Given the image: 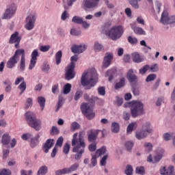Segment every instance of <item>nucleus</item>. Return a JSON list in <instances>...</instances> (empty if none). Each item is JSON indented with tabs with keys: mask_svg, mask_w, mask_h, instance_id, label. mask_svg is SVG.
Returning a JSON list of instances; mask_svg holds the SVG:
<instances>
[{
	"mask_svg": "<svg viewBox=\"0 0 175 175\" xmlns=\"http://www.w3.org/2000/svg\"><path fill=\"white\" fill-rule=\"evenodd\" d=\"M106 154V146H103L96 152V157H101V155H105Z\"/></svg>",
	"mask_w": 175,
	"mask_h": 175,
	"instance_id": "nucleus-38",
	"label": "nucleus"
},
{
	"mask_svg": "<svg viewBox=\"0 0 175 175\" xmlns=\"http://www.w3.org/2000/svg\"><path fill=\"white\" fill-rule=\"evenodd\" d=\"M150 72H152L153 73H155L159 70V68L158 67V64H154L152 65L150 67H149Z\"/></svg>",
	"mask_w": 175,
	"mask_h": 175,
	"instance_id": "nucleus-53",
	"label": "nucleus"
},
{
	"mask_svg": "<svg viewBox=\"0 0 175 175\" xmlns=\"http://www.w3.org/2000/svg\"><path fill=\"white\" fill-rule=\"evenodd\" d=\"M126 77L131 83H135L137 77L133 74V70L131 69L128 71Z\"/></svg>",
	"mask_w": 175,
	"mask_h": 175,
	"instance_id": "nucleus-24",
	"label": "nucleus"
},
{
	"mask_svg": "<svg viewBox=\"0 0 175 175\" xmlns=\"http://www.w3.org/2000/svg\"><path fill=\"white\" fill-rule=\"evenodd\" d=\"M70 90H72V85L70 83H66L64 87V94H69L70 92Z\"/></svg>",
	"mask_w": 175,
	"mask_h": 175,
	"instance_id": "nucleus-42",
	"label": "nucleus"
},
{
	"mask_svg": "<svg viewBox=\"0 0 175 175\" xmlns=\"http://www.w3.org/2000/svg\"><path fill=\"white\" fill-rule=\"evenodd\" d=\"M88 148H89V151H90V152H94V151H95L96 150V144L92 143V144H90L88 146Z\"/></svg>",
	"mask_w": 175,
	"mask_h": 175,
	"instance_id": "nucleus-62",
	"label": "nucleus"
},
{
	"mask_svg": "<svg viewBox=\"0 0 175 175\" xmlns=\"http://www.w3.org/2000/svg\"><path fill=\"white\" fill-rule=\"evenodd\" d=\"M150 69V66L149 65H146L144 66L140 70H139V73L141 75H144L147 70Z\"/></svg>",
	"mask_w": 175,
	"mask_h": 175,
	"instance_id": "nucleus-56",
	"label": "nucleus"
},
{
	"mask_svg": "<svg viewBox=\"0 0 175 175\" xmlns=\"http://www.w3.org/2000/svg\"><path fill=\"white\" fill-rule=\"evenodd\" d=\"M1 143L3 144V146H8L9 143H10V135H9V133H6L3 134L1 139Z\"/></svg>",
	"mask_w": 175,
	"mask_h": 175,
	"instance_id": "nucleus-26",
	"label": "nucleus"
},
{
	"mask_svg": "<svg viewBox=\"0 0 175 175\" xmlns=\"http://www.w3.org/2000/svg\"><path fill=\"white\" fill-rule=\"evenodd\" d=\"M26 121L31 128H33L36 131H40L42 128V120L37 119L33 112L27 111L25 114Z\"/></svg>",
	"mask_w": 175,
	"mask_h": 175,
	"instance_id": "nucleus-6",
	"label": "nucleus"
},
{
	"mask_svg": "<svg viewBox=\"0 0 175 175\" xmlns=\"http://www.w3.org/2000/svg\"><path fill=\"white\" fill-rule=\"evenodd\" d=\"M76 73L75 72V67L72 66H68L65 70V79L66 80H72L75 79Z\"/></svg>",
	"mask_w": 175,
	"mask_h": 175,
	"instance_id": "nucleus-13",
	"label": "nucleus"
},
{
	"mask_svg": "<svg viewBox=\"0 0 175 175\" xmlns=\"http://www.w3.org/2000/svg\"><path fill=\"white\" fill-rule=\"evenodd\" d=\"M55 175H62V174H69L71 173L70 169L68 168H63L62 170H58L55 171Z\"/></svg>",
	"mask_w": 175,
	"mask_h": 175,
	"instance_id": "nucleus-31",
	"label": "nucleus"
},
{
	"mask_svg": "<svg viewBox=\"0 0 175 175\" xmlns=\"http://www.w3.org/2000/svg\"><path fill=\"white\" fill-rule=\"evenodd\" d=\"M99 1L100 0H83L82 8L85 10H87V9H95V8H98Z\"/></svg>",
	"mask_w": 175,
	"mask_h": 175,
	"instance_id": "nucleus-10",
	"label": "nucleus"
},
{
	"mask_svg": "<svg viewBox=\"0 0 175 175\" xmlns=\"http://www.w3.org/2000/svg\"><path fill=\"white\" fill-rule=\"evenodd\" d=\"M157 79V75L155 74H150L149 75L146 79V83H148L150 81H154Z\"/></svg>",
	"mask_w": 175,
	"mask_h": 175,
	"instance_id": "nucleus-47",
	"label": "nucleus"
},
{
	"mask_svg": "<svg viewBox=\"0 0 175 175\" xmlns=\"http://www.w3.org/2000/svg\"><path fill=\"white\" fill-rule=\"evenodd\" d=\"M131 57L133 62H135L136 64H140V62H143V61H144V59H143V57L136 52L132 53Z\"/></svg>",
	"mask_w": 175,
	"mask_h": 175,
	"instance_id": "nucleus-22",
	"label": "nucleus"
},
{
	"mask_svg": "<svg viewBox=\"0 0 175 175\" xmlns=\"http://www.w3.org/2000/svg\"><path fill=\"white\" fill-rule=\"evenodd\" d=\"M18 62L19 70L24 72V70H25V50L24 49H18L16 50L14 55L10 57L7 62L6 68H8V69H13V68H16V65H17Z\"/></svg>",
	"mask_w": 175,
	"mask_h": 175,
	"instance_id": "nucleus-1",
	"label": "nucleus"
},
{
	"mask_svg": "<svg viewBox=\"0 0 175 175\" xmlns=\"http://www.w3.org/2000/svg\"><path fill=\"white\" fill-rule=\"evenodd\" d=\"M125 147L128 151H131L132 150V147H133V142H126L125 144Z\"/></svg>",
	"mask_w": 175,
	"mask_h": 175,
	"instance_id": "nucleus-58",
	"label": "nucleus"
},
{
	"mask_svg": "<svg viewBox=\"0 0 175 175\" xmlns=\"http://www.w3.org/2000/svg\"><path fill=\"white\" fill-rule=\"evenodd\" d=\"M20 42H21V36H18V31H15L14 33L11 35L9 40V44H13V43H16L15 49H19Z\"/></svg>",
	"mask_w": 175,
	"mask_h": 175,
	"instance_id": "nucleus-11",
	"label": "nucleus"
},
{
	"mask_svg": "<svg viewBox=\"0 0 175 175\" xmlns=\"http://www.w3.org/2000/svg\"><path fill=\"white\" fill-rule=\"evenodd\" d=\"M124 173L126 175H132V173H133V167H132V165H127Z\"/></svg>",
	"mask_w": 175,
	"mask_h": 175,
	"instance_id": "nucleus-43",
	"label": "nucleus"
},
{
	"mask_svg": "<svg viewBox=\"0 0 175 175\" xmlns=\"http://www.w3.org/2000/svg\"><path fill=\"white\" fill-rule=\"evenodd\" d=\"M40 137V136L39 135H37L36 136H35L33 138L31 139L30 146L32 148H35V147H36V146L39 144Z\"/></svg>",
	"mask_w": 175,
	"mask_h": 175,
	"instance_id": "nucleus-29",
	"label": "nucleus"
},
{
	"mask_svg": "<svg viewBox=\"0 0 175 175\" xmlns=\"http://www.w3.org/2000/svg\"><path fill=\"white\" fill-rule=\"evenodd\" d=\"M131 29H133V32L136 35H140V36H146V31H144V29H143V28L136 26L135 23H131Z\"/></svg>",
	"mask_w": 175,
	"mask_h": 175,
	"instance_id": "nucleus-18",
	"label": "nucleus"
},
{
	"mask_svg": "<svg viewBox=\"0 0 175 175\" xmlns=\"http://www.w3.org/2000/svg\"><path fill=\"white\" fill-rule=\"evenodd\" d=\"M12 171L10 170L3 169L0 172V175H11Z\"/></svg>",
	"mask_w": 175,
	"mask_h": 175,
	"instance_id": "nucleus-63",
	"label": "nucleus"
},
{
	"mask_svg": "<svg viewBox=\"0 0 175 175\" xmlns=\"http://www.w3.org/2000/svg\"><path fill=\"white\" fill-rule=\"evenodd\" d=\"M62 58V51H59L55 54L56 65L61 64V59Z\"/></svg>",
	"mask_w": 175,
	"mask_h": 175,
	"instance_id": "nucleus-37",
	"label": "nucleus"
},
{
	"mask_svg": "<svg viewBox=\"0 0 175 175\" xmlns=\"http://www.w3.org/2000/svg\"><path fill=\"white\" fill-rule=\"evenodd\" d=\"M142 130L146 132L148 134L152 132V128H151V124L148 122H146L142 124Z\"/></svg>",
	"mask_w": 175,
	"mask_h": 175,
	"instance_id": "nucleus-25",
	"label": "nucleus"
},
{
	"mask_svg": "<svg viewBox=\"0 0 175 175\" xmlns=\"http://www.w3.org/2000/svg\"><path fill=\"white\" fill-rule=\"evenodd\" d=\"M53 146H54V139H47L43 146L44 152L47 154V152H49V150H50Z\"/></svg>",
	"mask_w": 175,
	"mask_h": 175,
	"instance_id": "nucleus-21",
	"label": "nucleus"
},
{
	"mask_svg": "<svg viewBox=\"0 0 175 175\" xmlns=\"http://www.w3.org/2000/svg\"><path fill=\"white\" fill-rule=\"evenodd\" d=\"M137 128V122H133L129 124L127 126L126 132L127 133H132L133 129H136Z\"/></svg>",
	"mask_w": 175,
	"mask_h": 175,
	"instance_id": "nucleus-32",
	"label": "nucleus"
},
{
	"mask_svg": "<svg viewBox=\"0 0 175 175\" xmlns=\"http://www.w3.org/2000/svg\"><path fill=\"white\" fill-rule=\"evenodd\" d=\"M135 173H137V174L144 175V174L146 173L144 171V167H137L135 170Z\"/></svg>",
	"mask_w": 175,
	"mask_h": 175,
	"instance_id": "nucleus-49",
	"label": "nucleus"
},
{
	"mask_svg": "<svg viewBox=\"0 0 175 175\" xmlns=\"http://www.w3.org/2000/svg\"><path fill=\"white\" fill-rule=\"evenodd\" d=\"M47 172H49V167H47L46 165H42L38 169L37 175H46L47 174Z\"/></svg>",
	"mask_w": 175,
	"mask_h": 175,
	"instance_id": "nucleus-27",
	"label": "nucleus"
},
{
	"mask_svg": "<svg viewBox=\"0 0 175 175\" xmlns=\"http://www.w3.org/2000/svg\"><path fill=\"white\" fill-rule=\"evenodd\" d=\"M129 3L134 9H139V8H140L139 5V1L136 0H130Z\"/></svg>",
	"mask_w": 175,
	"mask_h": 175,
	"instance_id": "nucleus-45",
	"label": "nucleus"
},
{
	"mask_svg": "<svg viewBox=\"0 0 175 175\" xmlns=\"http://www.w3.org/2000/svg\"><path fill=\"white\" fill-rule=\"evenodd\" d=\"M99 132L100 130H95L90 129L87 131L88 133V140L90 143H94V142L96 141L98 137V135H99Z\"/></svg>",
	"mask_w": 175,
	"mask_h": 175,
	"instance_id": "nucleus-14",
	"label": "nucleus"
},
{
	"mask_svg": "<svg viewBox=\"0 0 175 175\" xmlns=\"http://www.w3.org/2000/svg\"><path fill=\"white\" fill-rule=\"evenodd\" d=\"M40 50L42 53H47V51H49V50H50V45L41 46L40 47Z\"/></svg>",
	"mask_w": 175,
	"mask_h": 175,
	"instance_id": "nucleus-61",
	"label": "nucleus"
},
{
	"mask_svg": "<svg viewBox=\"0 0 175 175\" xmlns=\"http://www.w3.org/2000/svg\"><path fill=\"white\" fill-rule=\"evenodd\" d=\"M16 12H17V5L16 3H12L7 5L3 15V20H10V18H12L14 14H16Z\"/></svg>",
	"mask_w": 175,
	"mask_h": 175,
	"instance_id": "nucleus-7",
	"label": "nucleus"
},
{
	"mask_svg": "<svg viewBox=\"0 0 175 175\" xmlns=\"http://www.w3.org/2000/svg\"><path fill=\"white\" fill-rule=\"evenodd\" d=\"M124 85H125V78L121 77L119 82L115 84V90H120V88H122Z\"/></svg>",
	"mask_w": 175,
	"mask_h": 175,
	"instance_id": "nucleus-33",
	"label": "nucleus"
},
{
	"mask_svg": "<svg viewBox=\"0 0 175 175\" xmlns=\"http://www.w3.org/2000/svg\"><path fill=\"white\" fill-rule=\"evenodd\" d=\"M94 49L96 53H99V51H102V50H103V45L96 41L94 42Z\"/></svg>",
	"mask_w": 175,
	"mask_h": 175,
	"instance_id": "nucleus-36",
	"label": "nucleus"
},
{
	"mask_svg": "<svg viewBox=\"0 0 175 175\" xmlns=\"http://www.w3.org/2000/svg\"><path fill=\"white\" fill-rule=\"evenodd\" d=\"M38 102L41 107V111H43L44 110V105L46 103V98L42 96H39L38 98Z\"/></svg>",
	"mask_w": 175,
	"mask_h": 175,
	"instance_id": "nucleus-35",
	"label": "nucleus"
},
{
	"mask_svg": "<svg viewBox=\"0 0 175 175\" xmlns=\"http://www.w3.org/2000/svg\"><path fill=\"white\" fill-rule=\"evenodd\" d=\"M96 155H93L91 159V164L89 165V167H94L96 166V163H98V161L96 160Z\"/></svg>",
	"mask_w": 175,
	"mask_h": 175,
	"instance_id": "nucleus-44",
	"label": "nucleus"
},
{
	"mask_svg": "<svg viewBox=\"0 0 175 175\" xmlns=\"http://www.w3.org/2000/svg\"><path fill=\"white\" fill-rule=\"evenodd\" d=\"M36 21V15L35 14H30L26 18V24L25 28L27 31H32V29L35 27V22Z\"/></svg>",
	"mask_w": 175,
	"mask_h": 175,
	"instance_id": "nucleus-9",
	"label": "nucleus"
},
{
	"mask_svg": "<svg viewBox=\"0 0 175 175\" xmlns=\"http://www.w3.org/2000/svg\"><path fill=\"white\" fill-rule=\"evenodd\" d=\"M98 93L99 94V95L105 96V95H106V88L103 86L99 87L98 88Z\"/></svg>",
	"mask_w": 175,
	"mask_h": 175,
	"instance_id": "nucleus-50",
	"label": "nucleus"
},
{
	"mask_svg": "<svg viewBox=\"0 0 175 175\" xmlns=\"http://www.w3.org/2000/svg\"><path fill=\"white\" fill-rule=\"evenodd\" d=\"M87 46L85 44L76 45L74 44L71 46V51L74 54H81L83 51H85Z\"/></svg>",
	"mask_w": 175,
	"mask_h": 175,
	"instance_id": "nucleus-16",
	"label": "nucleus"
},
{
	"mask_svg": "<svg viewBox=\"0 0 175 175\" xmlns=\"http://www.w3.org/2000/svg\"><path fill=\"white\" fill-rule=\"evenodd\" d=\"M18 88L22 91V92H24V91L27 90V84L23 81L20 84Z\"/></svg>",
	"mask_w": 175,
	"mask_h": 175,
	"instance_id": "nucleus-64",
	"label": "nucleus"
},
{
	"mask_svg": "<svg viewBox=\"0 0 175 175\" xmlns=\"http://www.w3.org/2000/svg\"><path fill=\"white\" fill-rule=\"evenodd\" d=\"M4 85H6L5 88V92H10L12 91V81L10 79H6L3 82Z\"/></svg>",
	"mask_w": 175,
	"mask_h": 175,
	"instance_id": "nucleus-30",
	"label": "nucleus"
},
{
	"mask_svg": "<svg viewBox=\"0 0 175 175\" xmlns=\"http://www.w3.org/2000/svg\"><path fill=\"white\" fill-rule=\"evenodd\" d=\"M79 164L78 163H75L74 164H72L70 167V171L71 172H76V170L77 169H79Z\"/></svg>",
	"mask_w": 175,
	"mask_h": 175,
	"instance_id": "nucleus-59",
	"label": "nucleus"
},
{
	"mask_svg": "<svg viewBox=\"0 0 175 175\" xmlns=\"http://www.w3.org/2000/svg\"><path fill=\"white\" fill-rule=\"evenodd\" d=\"M79 59V57L77 55H75L74 56H72L70 57V63L68 65V66H72L74 68L76 67L75 62H77V60Z\"/></svg>",
	"mask_w": 175,
	"mask_h": 175,
	"instance_id": "nucleus-39",
	"label": "nucleus"
},
{
	"mask_svg": "<svg viewBox=\"0 0 175 175\" xmlns=\"http://www.w3.org/2000/svg\"><path fill=\"white\" fill-rule=\"evenodd\" d=\"M113 53L107 52L104 57V59L103 62V68L106 69L110 66L111 64V61H113Z\"/></svg>",
	"mask_w": 175,
	"mask_h": 175,
	"instance_id": "nucleus-15",
	"label": "nucleus"
},
{
	"mask_svg": "<svg viewBox=\"0 0 175 175\" xmlns=\"http://www.w3.org/2000/svg\"><path fill=\"white\" fill-rule=\"evenodd\" d=\"M109 27H110L109 25H105L103 29V32H104L107 36H109L111 40H117L122 36L124 27L122 26H115L109 29Z\"/></svg>",
	"mask_w": 175,
	"mask_h": 175,
	"instance_id": "nucleus-4",
	"label": "nucleus"
},
{
	"mask_svg": "<svg viewBox=\"0 0 175 175\" xmlns=\"http://www.w3.org/2000/svg\"><path fill=\"white\" fill-rule=\"evenodd\" d=\"M170 18V16H169V13L167 12V11H163L161 14L160 22L164 25L167 24Z\"/></svg>",
	"mask_w": 175,
	"mask_h": 175,
	"instance_id": "nucleus-23",
	"label": "nucleus"
},
{
	"mask_svg": "<svg viewBox=\"0 0 175 175\" xmlns=\"http://www.w3.org/2000/svg\"><path fill=\"white\" fill-rule=\"evenodd\" d=\"M70 33L72 36H79L81 35V31H80L76 29H71Z\"/></svg>",
	"mask_w": 175,
	"mask_h": 175,
	"instance_id": "nucleus-48",
	"label": "nucleus"
},
{
	"mask_svg": "<svg viewBox=\"0 0 175 175\" xmlns=\"http://www.w3.org/2000/svg\"><path fill=\"white\" fill-rule=\"evenodd\" d=\"M111 132L113 133H118L120 132V124L118 122H112Z\"/></svg>",
	"mask_w": 175,
	"mask_h": 175,
	"instance_id": "nucleus-34",
	"label": "nucleus"
},
{
	"mask_svg": "<svg viewBox=\"0 0 175 175\" xmlns=\"http://www.w3.org/2000/svg\"><path fill=\"white\" fill-rule=\"evenodd\" d=\"M62 144H64V137H59L55 144V147H62Z\"/></svg>",
	"mask_w": 175,
	"mask_h": 175,
	"instance_id": "nucleus-54",
	"label": "nucleus"
},
{
	"mask_svg": "<svg viewBox=\"0 0 175 175\" xmlns=\"http://www.w3.org/2000/svg\"><path fill=\"white\" fill-rule=\"evenodd\" d=\"M83 98L86 100V102H89V103H94L95 102L94 98H90V96L88 95V94H84Z\"/></svg>",
	"mask_w": 175,
	"mask_h": 175,
	"instance_id": "nucleus-55",
	"label": "nucleus"
},
{
	"mask_svg": "<svg viewBox=\"0 0 175 175\" xmlns=\"http://www.w3.org/2000/svg\"><path fill=\"white\" fill-rule=\"evenodd\" d=\"M83 96V91L81 90H77L75 93V95L74 96V99L75 100H79V99H80V98Z\"/></svg>",
	"mask_w": 175,
	"mask_h": 175,
	"instance_id": "nucleus-52",
	"label": "nucleus"
},
{
	"mask_svg": "<svg viewBox=\"0 0 175 175\" xmlns=\"http://www.w3.org/2000/svg\"><path fill=\"white\" fill-rule=\"evenodd\" d=\"M129 43L131 44H137L138 40L136 38H133L132 36H129L127 38Z\"/></svg>",
	"mask_w": 175,
	"mask_h": 175,
	"instance_id": "nucleus-46",
	"label": "nucleus"
},
{
	"mask_svg": "<svg viewBox=\"0 0 175 175\" xmlns=\"http://www.w3.org/2000/svg\"><path fill=\"white\" fill-rule=\"evenodd\" d=\"M69 150H70V145L69 144L66 143L63 148V152H64L66 154H69Z\"/></svg>",
	"mask_w": 175,
	"mask_h": 175,
	"instance_id": "nucleus-57",
	"label": "nucleus"
},
{
	"mask_svg": "<svg viewBox=\"0 0 175 175\" xmlns=\"http://www.w3.org/2000/svg\"><path fill=\"white\" fill-rule=\"evenodd\" d=\"M131 114L133 118L140 117L146 114L144 104L139 100H133L131 103Z\"/></svg>",
	"mask_w": 175,
	"mask_h": 175,
	"instance_id": "nucleus-5",
	"label": "nucleus"
},
{
	"mask_svg": "<svg viewBox=\"0 0 175 175\" xmlns=\"http://www.w3.org/2000/svg\"><path fill=\"white\" fill-rule=\"evenodd\" d=\"M80 129V124L77 122H73L72 124H71V126H70V129L72 131H76V129Z\"/></svg>",
	"mask_w": 175,
	"mask_h": 175,
	"instance_id": "nucleus-51",
	"label": "nucleus"
},
{
	"mask_svg": "<svg viewBox=\"0 0 175 175\" xmlns=\"http://www.w3.org/2000/svg\"><path fill=\"white\" fill-rule=\"evenodd\" d=\"M109 77V81H111L113 80V70H109L108 71H107L106 74H105V77Z\"/></svg>",
	"mask_w": 175,
	"mask_h": 175,
	"instance_id": "nucleus-60",
	"label": "nucleus"
},
{
	"mask_svg": "<svg viewBox=\"0 0 175 175\" xmlns=\"http://www.w3.org/2000/svg\"><path fill=\"white\" fill-rule=\"evenodd\" d=\"M165 154V150L162 148H159L157 150V154L156 156H154L153 159V163H157L162 159L163 154Z\"/></svg>",
	"mask_w": 175,
	"mask_h": 175,
	"instance_id": "nucleus-20",
	"label": "nucleus"
},
{
	"mask_svg": "<svg viewBox=\"0 0 175 175\" xmlns=\"http://www.w3.org/2000/svg\"><path fill=\"white\" fill-rule=\"evenodd\" d=\"M148 136V133L146 132L144 130H137L135 132V137L137 140H143V139H146Z\"/></svg>",
	"mask_w": 175,
	"mask_h": 175,
	"instance_id": "nucleus-19",
	"label": "nucleus"
},
{
	"mask_svg": "<svg viewBox=\"0 0 175 175\" xmlns=\"http://www.w3.org/2000/svg\"><path fill=\"white\" fill-rule=\"evenodd\" d=\"M98 83V73L96 70L92 69L89 71H85L81 78V84L85 87V90H91L95 84Z\"/></svg>",
	"mask_w": 175,
	"mask_h": 175,
	"instance_id": "nucleus-2",
	"label": "nucleus"
},
{
	"mask_svg": "<svg viewBox=\"0 0 175 175\" xmlns=\"http://www.w3.org/2000/svg\"><path fill=\"white\" fill-rule=\"evenodd\" d=\"M162 139L164 142H170L173 139V133L167 132L164 133L162 136Z\"/></svg>",
	"mask_w": 175,
	"mask_h": 175,
	"instance_id": "nucleus-28",
	"label": "nucleus"
},
{
	"mask_svg": "<svg viewBox=\"0 0 175 175\" xmlns=\"http://www.w3.org/2000/svg\"><path fill=\"white\" fill-rule=\"evenodd\" d=\"M78 135L77 133H75L72 139V152H76L75 154V159L76 161H80L83 154H84V151H85V142L81 138V134H79V139H77Z\"/></svg>",
	"mask_w": 175,
	"mask_h": 175,
	"instance_id": "nucleus-3",
	"label": "nucleus"
},
{
	"mask_svg": "<svg viewBox=\"0 0 175 175\" xmlns=\"http://www.w3.org/2000/svg\"><path fill=\"white\" fill-rule=\"evenodd\" d=\"M81 111L82 113L85 116L88 120H92L95 117V113H94V108L90 107L87 103H83L81 105Z\"/></svg>",
	"mask_w": 175,
	"mask_h": 175,
	"instance_id": "nucleus-8",
	"label": "nucleus"
},
{
	"mask_svg": "<svg viewBox=\"0 0 175 175\" xmlns=\"http://www.w3.org/2000/svg\"><path fill=\"white\" fill-rule=\"evenodd\" d=\"M72 21L75 24H81L83 23V18L78 16H73Z\"/></svg>",
	"mask_w": 175,
	"mask_h": 175,
	"instance_id": "nucleus-41",
	"label": "nucleus"
},
{
	"mask_svg": "<svg viewBox=\"0 0 175 175\" xmlns=\"http://www.w3.org/2000/svg\"><path fill=\"white\" fill-rule=\"evenodd\" d=\"M160 174L161 175H175L174 167L170 165L167 169L166 167H163L160 169Z\"/></svg>",
	"mask_w": 175,
	"mask_h": 175,
	"instance_id": "nucleus-17",
	"label": "nucleus"
},
{
	"mask_svg": "<svg viewBox=\"0 0 175 175\" xmlns=\"http://www.w3.org/2000/svg\"><path fill=\"white\" fill-rule=\"evenodd\" d=\"M144 146L146 152H150V151H152V144L146 142L144 144Z\"/></svg>",
	"mask_w": 175,
	"mask_h": 175,
	"instance_id": "nucleus-40",
	"label": "nucleus"
},
{
	"mask_svg": "<svg viewBox=\"0 0 175 175\" xmlns=\"http://www.w3.org/2000/svg\"><path fill=\"white\" fill-rule=\"evenodd\" d=\"M39 57V49H34L31 54L30 64L29 65V70H32V68L36 65Z\"/></svg>",
	"mask_w": 175,
	"mask_h": 175,
	"instance_id": "nucleus-12",
	"label": "nucleus"
}]
</instances>
